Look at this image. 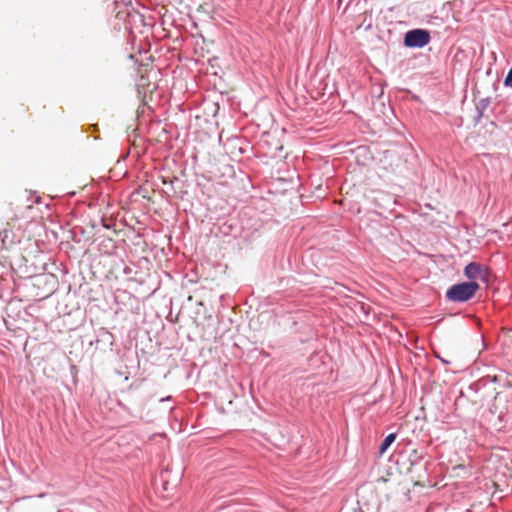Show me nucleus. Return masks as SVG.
<instances>
[{
    "label": "nucleus",
    "mask_w": 512,
    "mask_h": 512,
    "mask_svg": "<svg viewBox=\"0 0 512 512\" xmlns=\"http://www.w3.org/2000/svg\"><path fill=\"white\" fill-rule=\"evenodd\" d=\"M479 288V284L475 281L454 284L447 290L446 298L451 302H466L475 296Z\"/></svg>",
    "instance_id": "f257e3e1"
},
{
    "label": "nucleus",
    "mask_w": 512,
    "mask_h": 512,
    "mask_svg": "<svg viewBox=\"0 0 512 512\" xmlns=\"http://www.w3.org/2000/svg\"><path fill=\"white\" fill-rule=\"evenodd\" d=\"M430 41V34L424 29L408 31L404 37V45L410 48H422Z\"/></svg>",
    "instance_id": "f03ea898"
},
{
    "label": "nucleus",
    "mask_w": 512,
    "mask_h": 512,
    "mask_svg": "<svg viewBox=\"0 0 512 512\" xmlns=\"http://www.w3.org/2000/svg\"><path fill=\"white\" fill-rule=\"evenodd\" d=\"M464 275L469 281L481 280L484 283L489 282V270L485 265L477 262H471L464 268Z\"/></svg>",
    "instance_id": "7ed1b4c3"
},
{
    "label": "nucleus",
    "mask_w": 512,
    "mask_h": 512,
    "mask_svg": "<svg viewBox=\"0 0 512 512\" xmlns=\"http://www.w3.org/2000/svg\"><path fill=\"white\" fill-rule=\"evenodd\" d=\"M395 439H396V434L395 433L388 434L384 438L383 442L381 443L380 448H379V452L381 454H383L390 447V445L395 441Z\"/></svg>",
    "instance_id": "20e7f679"
},
{
    "label": "nucleus",
    "mask_w": 512,
    "mask_h": 512,
    "mask_svg": "<svg viewBox=\"0 0 512 512\" xmlns=\"http://www.w3.org/2000/svg\"><path fill=\"white\" fill-rule=\"evenodd\" d=\"M436 357H437V358H438L442 363H444V364H449V361H448V360H446V359H444V358L440 357L439 355H436Z\"/></svg>",
    "instance_id": "39448f33"
},
{
    "label": "nucleus",
    "mask_w": 512,
    "mask_h": 512,
    "mask_svg": "<svg viewBox=\"0 0 512 512\" xmlns=\"http://www.w3.org/2000/svg\"><path fill=\"white\" fill-rule=\"evenodd\" d=\"M39 202H40V196H36L35 200H34V203H39Z\"/></svg>",
    "instance_id": "423d86ee"
}]
</instances>
